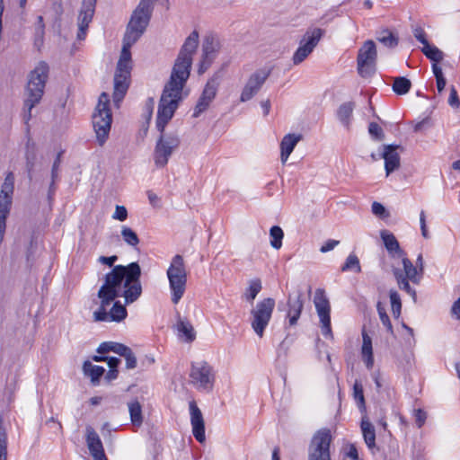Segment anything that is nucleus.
<instances>
[{
    "label": "nucleus",
    "instance_id": "obj_32",
    "mask_svg": "<svg viewBox=\"0 0 460 460\" xmlns=\"http://www.w3.org/2000/svg\"><path fill=\"white\" fill-rule=\"evenodd\" d=\"M60 165V154L57 155L56 160L54 161V164L52 165L51 170V179L49 182V190H48V199L50 202L53 199L54 193L56 191V186L55 181L58 178V168Z\"/></svg>",
    "mask_w": 460,
    "mask_h": 460
},
{
    "label": "nucleus",
    "instance_id": "obj_12",
    "mask_svg": "<svg viewBox=\"0 0 460 460\" xmlns=\"http://www.w3.org/2000/svg\"><path fill=\"white\" fill-rule=\"evenodd\" d=\"M376 48L373 40H367L358 49L357 64L358 72L362 77L371 76L376 70Z\"/></svg>",
    "mask_w": 460,
    "mask_h": 460
},
{
    "label": "nucleus",
    "instance_id": "obj_20",
    "mask_svg": "<svg viewBox=\"0 0 460 460\" xmlns=\"http://www.w3.org/2000/svg\"><path fill=\"white\" fill-rule=\"evenodd\" d=\"M302 139L300 134H287L280 142V159L284 164L288 161L289 155L293 152L297 143Z\"/></svg>",
    "mask_w": 460,
    "mask_h": 460
},
{
    "label": "nucleus",
    "instance_id": "obj_15",
    "mask_svg": "<svg viewBox=\"0 0 460 460\" xmlns=\"http://www.w3.org/2000/svg\"><path fill=\"white\" fill-rule=\"evenodd\" d=\"M271 70L270 67H262L250 75L240 95V101L242 102L252 100L260 92L262 85L270 75Z\"/></svg>",
    "mask_w": 460,
    "mask_h": 460
},
{
    "label": "nucleus",
    "instance_id": "obj_46",
    "mask_svg": "<svg viewBox=\"0 0 460 460\" xmlns=\"http://www.w3.org/2000/svg\"><path fill=\"white\" fill-rule=\"evenodd\" d=\"M368 132L372 137L377 139H381L384 136L382 128L376 122H371L369 124Z\"/></svg>",
    "mask_w": 460,
    "mask_h": 460
},
{
    "label": "nucleus",
    "instance_id": "obj_63",
    "mask_svg": "<svg viewBox=\"0 0 460 460\" xmlns=\"http://www.w3.org/2000/svg\"><path fill=\"white\" fill-rule=\"evenodd\" d=\"M147 197H148V199H149V202L153 205V206H155L156 203L158 202L159 199L157 197V195L152 191H148L147 192Z\"/></svg>",
    "mask_w": 460,
    "mask_h": 460
},
{
    "label": "nucleus",
    "instance_id": "obj_61",
    "mask_svg": "<svg viewBox=\"0 0 460 460\" xmlns=\"http://www.w3.org/2000/svg\"><path fill=\"white\" fill-rule=\"evenodd\" d=\"M118 369H111L110 368V370L107 372L106 376H105V378L108 380V381H111V380H114L118 377Z\"/></svg>",
    "mask_w": 460,
    "mask_h": 460
},
{
    "label": "nucleus",
    "instance_id": "obj_26",
    "mask_svg": "<svg viewBox=\"0 0 460 460\" xmlns=\"http://www.w3.org/2000/svg\"><path fill=\"white\" fill-rule=\"evenodd\" d=\"M362 435L365 440L366 445L369 449H374L376 447V430L373 424L368 420L367 418H362L360 424Z\"/></svg>",
    "mask_w": 460,
    "mask_h": 460
},
{
    "label": "nucleus",
    "instance_id": "obj_43",
    "mask_svg": "<svg viewBox=\"0 0 460 460\" xmlns=\"http://www.w3.org/2000/svg\"><path fill=\"white\" fill-rule=\"evenodd\" d=\"M376 308H377V312H378L381 323L386 328L387 332H389L390 333L393 334V332H394L393 325L391 323L389 316L387 315V314L385 312V309L384 308V306H382V305L380 303L377 304Z\"/></svg>",
    "mask_w": 460,
    "mask_h": 460
},
{
    "label": "nucleus",
    "instance_id": "obj_39",
    "mask_svg": "<svg viewBox=\"0 0 460 460\" xmlns=\"http://www.w3.org/2000/svg\"><path fill=\"white\" fill-rule=\"evenodd\" d=\"M349 270H353L357 273L361 271L359 260L353 253L349 254L347 257L345 263L341 267V271H349Z\"/></svg>",
    "mask_w": 460,
    "mask_h": 460
},
{
    "label": "nucleus",
    "instance_id": "obj_52",
    "mask_svg": "<svg viewBox=\"0 0 460 460\" xmlns=\"http://www.w3.org/2000/svg\"><path fill=\"white\" fill-rule=\"evenodd\" d=\"M372 213L377 217H384L385 216L386 210L381 203L375 201L372 204Z\"/></svg>",
    "mask_w": 460,
    "mask_h": 460
},
{
    "label": "nucleus",
    "instance_id": "obj_62",
    "mask_svg": "<svg viewBox=\"0 0 460 460\" xmlns=\"http://www.w3.org/2000/svg\"><path fill=\"white\" fill-rule=\"evenodd\" d=\"M436 82H437L438 92L442 93V91L445 89V86H446V83H447L446 78L445 77L437 78Z\"/></svg>",
    "mask_w": 460,
    "mask_h": 460
},
{
    "label": "nucleus",
    "instance_id": "obj_24",
    "mask_svg": "<svg viewBox=\"0 0 460 460\" xmlns=\"http://www.w3.org/2000/svg\"><path fill=\"white\" fill-rule=\"evenodd\" d=\"M178 336L186 342H192L196 339V332L192 324L184 319L179 318L176 323Z\"/></svg>",
    "mask_w": 460,
    "mask_h": 460
},
{
    "label": "nucleus",
    "instance_id": "obj_13",
    "mask_svg": "<svg viewBox=\"0 0 460 460\" xmlns=\"http://www.w3.org/2000/svg\"><path fill=\"white\" fill-rule=\"evenodd\" d=\"M314 304L320 320L322 333L326 338H332L331 327V305L323 289L315 290Z\"/></svg>",
    "mask_w": 460,
    "mask_h": 460
},
{
    "label": "nucleus",
    "instance_id": "obj_27",
    "mask_svg": "<svg viewBox=\"0 0 460 460\" xmlns=\"http://www.w3.org/2000/svg\"><path fill=\"white\" fill-rule=\"evenodd\" d=\"M354 107V102H348L342 103L337 110L338 119L347 128H349Z\"/></svg>",
    "mask_w": 460,
    "mask_h": 460
},
{
    "label": "nucleus",
    "instance_id": "obj_58",
    "mask_svg": "<svg viewBox=\"0 0 460 460\" xmlns=\"http://www.w3.org/2000/svg\"><path fill=\"white\" fill-rule=\"evenodd\" d=\"M106 361L110 368L117 369L118 366L120 363L119 358L115 357H107Z\"/></svg>",
    "mask_w": 460,
    "mask_h": 460
},
{
    "label": "nucleus",
    "instance_id": "obj_3",
    "mask_svg": "<svg viewBox=\"0 0 460 460\" xmlns=\"http://www.w3.org/2000/svg\"><path fill=\"white\" fill-rule=\"evenodd\" d=\"M157 0H141L133 12L123 38V45L114 75L113 101L117 105L125 96L132 68L131 47L145 32L151 17L153 5Z\"/></svg>",
    "mask_w": 460,
    "mask_h": 460
},
{
    "label": "nucleus",
    "instance_id": "obj_34",
    "mask_svg": "<svg viewBox=\"0 0 460 460\" xmlns=\"http://www.w3.org/2000/svg\"><path fill=\"white\" fill-rule=\"evenodd\" d=\"M411 86V83L406 77H395L393 84V90L399 95L406 94Z\"/></svg>",
    "mask_w": 460,
    "mask_h": 460
},
{
    "label": "nucleus",
    "instance_id": "obj_28",
    "mask_svg": "<svg viewBox=\"0 0 460 460\" xmlns=\"http://www.w3.org/2000/svg\"><path fill=\"white\" fill-rule=\"evenodd\" d=\"M83 370L84 375L91 378V382L93 385L99 384L100 377L105 372V369L102 367L93 365L90 361H85L84 363Z\"/></svg>",
    "mask_w": 460,
    "mask_h": 460
},
{
    "label": "nucleus",
    "instance_id": "obj_37",
    "mask_svg": "<svg viewBox=\"0 0 460 460\" xmlns=\"http://www.w3.org/2000/svg\"><path fill=\"white\" fill-rule=\"evenodd\" d=\"M377 40L388 48H394L398 44V38L388 30L380 31Z\"/></svg>",
    "mask_w": 460,
    "mask_h": 460
},
{
    "label": "nucleus",
    "instance_id": "obj_35",
    "mask_svg": "<svg viewBox=\"0 0 460 460\" xmlns=\"http://www.w3.org/2000/svg\"><path fill=\"white\" fill-rule=\"evenodd\" d=\"M121 236L123 241L131 247H137L139 243L137 233L127 226L121 227Z\"/></svg>",
    "mask_w": 460,
    "mask_h": 460
},
{
    "label": "nucleus",
    "instance_id": "obj_54",
    "mask_svg": "<svg viewBox=\"0 0 460 460\" xmlns=\"http://www.w3.org/2000/svg\"><path fill=\"white\" fill-rule=\"evenodd\" d=\"M339 241L336 240H328L322 247L320 248V252L323 253L328 252L333 250L338 244Z\"/></svg>",
    "mask_w": 460,
    "mask_h": 460
},
{
    "label": "nucleus",
    "instance_id": "obj_22",
    "mask_svg": "<svg viewBox=\"0 0 460 460\" xmlns=\"http://www.w3.org/2000/svg\"><path fill=\"white\" fill-rule=\"evenodd\" d=\"M304 307L302 294L299 293L295 298L288 300V318L290 326L296 324Z\"/></svg>",
    "mask_w": 460,
    "mask_h": 460
},
{
    "label": "nucleus",
    "instance_id": "obj_7",
    "mask_svg": "<svg viewBox=\"0 0 460 460\" xmlns=\"http://www.w3.org/2000/svg\"><path fill=\"white\" fill-rule=\"evenodd\" d=\"M275 308V300L271 297L259 301L251 310V326L254 332L262 338Z\"/></svg>",
    "mask_w": 460,
    "mask_h": 460
},
{
    "label": "nucleus",
    "instance_id": "obj_17",
    "mask_svg": "<svg viewBox=\"0 0 460 460\" xmlns=\"http://www.w3.org/2000/svg\"><path fill=\"white\" fill-rule=\"evenodd\" d=\"M189 408L193 436L199 443H204L206 435L202 412L193 401L190 402Z\"/></svg>",
    "mask_w": 460,
    "mask_h": 460
},
{
    "label": "nucleus",
    "instance_id": "obj_55",
    "mask_svg": "<svg viewBox=\"0 0 460 460\" xmlns=\"http://www.w3.org/2000/svg\"><path fill=\"white\" fill-rule=\"evenodd\" d=\"M212 62H213V60H211L209 58H205V57L202 56V58H201L199 66L198 73L199 75L205 73L208 70V68L210 66Z\"/></svg>",
    "mask_w": 460,
    "mask_h": 460
},
{
    "label": "nucleus",
    "instance_id": "obj_41",
    "mask_svg": "<svg viewBox=\"0 0 460 460\" xmlns=\"http://www.w3.org/2000/svg\"><path fill=\"white\" fill-rule=\"evenodd\" d=\"M0 460H7V435L2 423H0Z\"/></svg>",
    "mask_w": 460,
    "mask_h": 460
},
{
    "label": "nucleus",
    "instance_id": "obj_29",
    "mask_svg": "<svg viewBox=\"0 0 460 460\" xmlns=\"http://www.w3.org/2000/svg\"><path fill=\"white\" fill-rule=\"evenodd\" d=\"M44 34H45V24L43 22L42 16H38L37 21L34 24V40L33 44L34 47L40 50L41 47L44 43Z\"/></svg>",
    "mask_w": 460,
    "mask_h": 460
},
{
    "label": "nucleus",
    "instance_id": "obj_18",
    "mask_svg": "<svg viewBox=\"0 0 460 460\" xmlns=\"http://www.w3.org/2000/svg\"><path fill=\"white\" fill-rule=\"evenodd\" d=\"M400 146L397 145H385L381 156L385 160V169L386 176L399 169L400 167V155L397 149Z\"/></svg>",
    "mask_w": 460,
    "mask_h": 460
},
{
    "label": "nucleus",
    "instance_id": "obj_1",
    "mask_svg": "<svg viewBox=\"0 0 460 460\" xmlns=\"http://www.w3.org/2000/svg\"><path fill=\"white\" fill-rule=\"evenodd\" d=\"M141 268L137 262L117 265L104 277L98 290L100 305L93 312L95 322L119 323L128 312L127 305L136 302L142 294Z\"/></svg>",
    "mask_w": 460,
    "mask_h": 460
},
{
    "label": "nucleus",
    "instance_id": "obj_31",
    "mask_svg": "<svg viewBox=\"0 0 460 460\" xmlns=\"http://www.w3.org/2000/svg\"><path fill=\"white\" fill-rule=\"evenodd\" d=\"M128 406L131 423L134 426L140 427L143 423L142 407L140 403L137 401H133L130 402Z\"/></svg>",
    "mask_w": 460,
    "mask_h": 460
},
{
    "label": "nucleus",
    "instance_id": "obj_48",
    "mask_svg": "<svg viewBox=\"0 0 460 460\" xmlns=\"http://www.w3.org/2000/svg\"><path fill=\"white\" fill-rule=\"evenodd\" d=\"M420 230H421V235L425 239H429L430 237V235H429V233L428 227H427L426 215H425L424 210H421L420 213Z\"/></svg>",
    "mask_w": 460,
    "mask_h": 460
},
{
    "label": "nucleus",
    "instance_id": "obj_53",
    "mask_svg": "<svg viewBox=\"0 0 460 460\" xmlns=\"http://www.w3.org/2000/svg\"><path fill=\"white\" fill-rule=\"evenodd\" d=\"M115 342L113 341H105V342H102L100 344L98 349H97V352L98 353H107V352H110V351H112L113 352V346H114Z\"/></svg>",
    "mask_w": 460,
    "mask_h": 460
},
{
    "label": "nucleus",
    "instance_id": "obj_30",
    "mask_svg": "<svg viewBox=\"0 0 460 460\" xmlns=\"http://www.w3.org/2000/svg\"><path fill=\"white\" fill-rule=\"evenodd\" d=\"M262 288L261 281L259 279H253L249 281L248 288L243 293V298L250 303H252Z\"/></svg>",
    "mask_w": 460,
    "mask_h": 460
},
{
    "label": "nucleus",
    "instance_id": "obj_36",
    "mask_svg": "<svg viewBox=\"0 0 460 460\" xmlns=\"http://www.w3.org/2000/svg\"><path fill=\"white\" fill-rule=\"evenodd\" d=\"M218 79L217 77L214 76L207 82L201 94L204 95L205 99L207 98L212 102L216 97Z\"/></svg>",
    "mask_w": 460,
    "mask_h": 460
},
{
    "label": "nucleus",
    "instance_id": "obj_16",
    "mask_svg": "<svg viewBox=\"0 0 460 460\" xmlns=\"http://www.w3.org/2000/svg\"><path fill=\"white\" fill-rule=\"evenodd\" d=\"M97 0H83L78 14L77 40H84L90 22L93 20Z\"/></svg>",
    "mask_w": 460,
    "mask_h": 460
},
{
    "label": "nucleus",
    "instance_id": "obj_59",
    "mask_svg": "<svg viewBox=\"0 0 460 460\" xmlns=\"http://www.w3.org/2000/svg\"><path fill=\"white\" fill-rule=\"evenodd\" d=\"M347 456L353 459L358 460V450L354 445H350L348 452L346 453Z\"/></svg>",
    "mask_w": 460,
    "mask_h": 460
},
{
    "label": "nucleus",
    "instance_id": "obj_5",
    "mask_svg": "<svg viewBox=\"0 0 460 460\" xmlns=\"http://www.w3.org/2000/svg\"><path fill=\"white\" fill-rule=\"evenodd\" d=\"M109 106L110 97L106 93H102L93 114V127L101 146L107 141L111 127L112 115Z\"/></svg>",
    "mask_w": 460,
    "mask_h": 460
},
{
    "label": "nucleus",
    "instance_id": "obj_51",
    "mask_svg": "<svg viewBox=\"0 0 460 460\" xmlns=\"http://www.w3.org/2000/svg\"><path fill=\"white\" fill-rule=\"evenodd\" d=\"M414 417L416 424L419 428L422 427L427 419V414L421 409H417L414 411Z\"/></svg>",
    "mask_w": 460,
    "mask_h": 460
},
{
    "label": "nucleus",
    "instance_id": "obj_25",
    "mask_svg": "<svg viewBox=\"0 0 460 460\" xmlns=\"http://www.w3.org/2000/svg\"><path fill=\"white\" fill-rule=\"evenodd\" d=\"M220 49V42L214 36H207L202 45V56L214 60Z\"/></svg>",
    "mask_w": 460,
    "mask_h": 460
},
{
    "label": "nucleus",
    "instance_id": "obj_23",
    "mask_svg": "<svg viewBox=\"0 0 460 460\" xmlns=\"http://www.w3.org/2000/svg\"><path fill=\"white\" fill-rule=\"evenodd\" d=\"M362 347H361V355L366 367L368 369H371L374 365V357H373V348H372V340L366 332L365 329L362 330Z\"/></svg>",
    "mask_w": 460,
    "mask_h": 460
},
{
    "label": "nucleus",
    "instance_id": "obj_4",
    "mask_svg": "<svg viewBox=\"0 0 460 460\" xmlns=\"http://www.w3.org/2000/svg\"><path fill=\"white\" fill-rule=\"evenodd\" d=\"M172 304L177 305L182 298L187 285V270L183 257L176 254L172 258L166 271Z\"/></svg>",
    "mask_w": 460,
    "mask_h": 460
},
{
    "label": "nucleus",
    "instance_id": "obj_11",
    "mask_svg": "<svg viewBox=\"0 0 460 460\" xmlns=\"http://www.w3.org/2000/svg\"><path fill=\"white\" fill-rule=\"evenodd\" d=\"M331 442L332 435L329 429L318 430L311 439L308 448V460H331Z\"/></svg>",
    "mask_w": 460,
    "mask_h": 460
},
{
    "label": "nucleus",
    "instance_id": "obj_40",
    "mask_svg": "<svg viewBox=\"0 0 460 460\" xmlns=\"http://www.w3.org/2000/svg\"><path fill=\"white\" fill-rule=\"evenodd\" d=\"M392 313L395 318H398L401 314L402 303L400 295L395 290H390L389 293Z\"/></svg>",
    "mask_w": 460,
    "mask_h": 460
},
{
    "label": "nucleus",
    "instance_id": "obj_57",
    "mask_svg": "<svg viewBox=\"0 0 460 460\" xmlns=\"http://www.w3.org/2000/svg\"><path fill=\"white\" fill-rule=\"evenodd\" d=\"M117 260H118V257L116 255H112L110 257L100 256L98 258L99 262H101L102 264L108 265L110 267L113 266V264L117 261Z\"/></svg>",
    "mask_w": 460,
    "mask_h": 460
},
{
    "label": "nucleus",
    "instance_id": "obj_21",
    "mask_svg": "<svg viewBox=\"0 0 460 460\" xmlns=\"http://www.w3.org/2000/svg\"><path fill=\"white\" fill-rule=\"evenodd\" d=\"M380 236L387 252L392 257L400 258L404 255V252L401 249L400 244L394 234L387 230H383L380 233Z\"/></svg>",
    "mask_w": 460,
    "mask_h": 460
},
{
    "label": "nucleus",
    "instance_id": "obj_60",
    "mask_svg": "<svg viewBox=\"0 0 460 460\" xmlns=\"http://www.w3.org/2000/svg\"><path fill=\"white\" fill-rule=\"evenodd\" d=\"M432 71H433V74H434L436 79L444 77L442 68L437 63H434L432 65Z\"/></svg>",
    "mask_w": 460,
    "mask_h": 460
},
{
    "label": "nucleus",
    "instance_id": "obj_14",
    "mask_svg": "<svg viewBox=\"0 0 460 460\" xmlns=\"http://www.w3.org/2000/svg\"><path fill=\"white\" fill-rule=\"evenodd\" d=\"M323 34V31L320 28L309 30L305 33L293 55L292 61L294 65H299L313 52Z\"/></svg>",
    "mask_w": 460,
    "mask_h": 460
},
{
    "label": "nucleus",
    "instance_id": "obj_42",
    "mask_svg": "<svg viewBox=\"0 0 460 460\" xmlns=\"http://www.w3.org/2000/svg\"><path fill=\"white\" fill-rule=\"evenodd\" d=\"M353 396L359 407L365 406V398L363 394V386L358 380H356L353 385Z\"/></svg>",
    "mask_w": 460,
    "mask_h": 460
},
{
    "label": "nucleus",
    "instance_id": "obj_6",
    "mask_svg": "<svg viewBox=\"0 0 460 460\" xmlns=\"http://www.w3.org/2000/svg\"><path fill=\"white\" fill-rule=\"evenodd\" d=\"M180 143L181 140L178 134L161 132L153 155L155 166L158 168L164 167L173 152L180 146Z\"/></svg>",
    "mask_w": 460,
    "mask_h": 460
},
{
    "label": "nucleus",
    "instance_id": "obj_10",
    "mask_svg": "<svg viewBox=\"0 0 460 460\" xmlns=\"http://www.w3.org/2000/svg\"><path fill=\"white\" fill-rule=\"evenodd\" d=\"M402 259L403 270L394 268L393 273L397 281L398 287L411 295L414 299L416 297V291L411 288L409 281L414 284H419L421 279V273L418 270L417 267L405 256L400 257Z\"/></svg>",
    "mask_w": 460,
    "mask_h": 460
},
{
    "label": "nucleus",
    "instance_id": "obj_2",
    "mask_svg": "<svg viewBox=\"0 0 460 460\" xmlns=\"http://www.w3.org/2000/svg\"><path fill=\"white\" fill-rule=\"evenodd\" d=\"M199 32L193 31L185 40L174 61L169 81L164 85L157 111L156 128L160 132L172 118L183 98V88L190 77L193 55L199 45Z\"/></svg>",
    "mask_w": 460,
    "mask_h": 460
},
{
    "label": "nucleus",
    "instance_id": "obj_8",
    "mask_svg": "<svg viewBox=\"0 0 460 460\" xmlns=\"http://www.w3.org/2000/svg\"><path fill=\"white\" fill-rule=\"evenodd\" d=\"M189 377L190 384L199 391L209 393L214 387L215 375L206 361L191 363Z\"/></svg>",
    "mask_w": 460,
    "mask_h": 460
},
{
    "label": "nucleus",
    "instance_id": "obj_9",
    "mask_svg": "<svg viewBox=\"0 0 460 460\" xmlns=\"http://www.w3.org/2000/svg\"><path fill=\"white\" fill-rule=\"evenodd\" d=\"M49 76V66L39 61L31 70V110L41 101Z\"/></svg>",
    "mask_w": 460,
    "mask_h": 460
},
{
    "label": "nucleus",
    "instance_id": "obj_33",
    "mask_svg": "<svg viewBox=\"0 0 460 460\" xmlns=\"http://www.w3.org/2000/svg\"><path fill=\"white\" fill-rule=\"evenodd\" d=\"M422 53L431 61L438 63L443 59V52L434 45L429 43L423 46L421 49Z\"/></svg>",
    "mask_w": 460,
    "mask_h": 460
},
{
    "label": "nucleus",
    "instance_id": "obj_19",
    "mask_svg": "<svg viewBox=\"0 0 460 460\" xmlns=\"http://www.w3.org/2000/svg\"><path fill=\"white\" fill-rule=\"evenodd\" d=\"M86 444L94 460H107L102 443L93 428H86Z\"/></svg>",
    "mask_w": 460,
    "mask_h": 460
},
{
    "label": "nucleus",
    "instance_id": "obj_49",
    "mask_svg": "<svg viewBox=\"0 0 460 460\" xmlns=\"http://www.w3.org/2000/svg\"><path fill=\"white\" fill-rule=\"evenodd\" d=\"M124 358L126 359V367L128 369H133L137 367V358L131 349L125 354Z\"/></svg>",
    "mask_w": 460,
    "mask_h": 460
},
{
    "label": "nucleus",
    "instance_id": "obj_64",
    "mask_svg": "<svg viewBox=\"0 0 460 460\" xmlns=\"http://www.w3.org/2000/svg\"><path fill=\"white\" fill-rule=\"evenodd\" d=\"M375 384L376 385V388L379 389L382 387V378L379 373H375L373 376Z\"/></svg>",
    "mask_w": 460,
    "mask_h": 460
},
{
    "label": "nucleus",
    "instance_id": "obj_44",
    "mask_svg": "<svg viewBox=\"0 0 460 460\" xmlns=\"http://www.w3.org/2000/svg\"><path fill=\"white\" fill-rule=\"evenodd\" d=\"M212 102L208 99H205L204 95H200L193 111V117H199L202 112H204L210 105Z\"/></svg>",
    "mask_w": 460,
    "mask_h": 460
},
{
    "label": "nucleus",
    "instance_id": "obj_45",
    "mask_svg": "<svg viewBox=\"0 0 460 460\" xmlns=\"http://www.w3.org/2000/svg\"><path fill=\"white\" fill-rule=\"evenodd\" d=\"M112 218L120 222L125 221L128 218V210L124 206L117 205L115 211L112 214Z\"/></svg>",
    "mask_w": 460,
    "mask_h": 460
},
{
    "label": "nucleus",
    "instance_id": "obj_38",
    "mask_svg": "<svg viewBox=\"0 0 460 460\" xmlns=\"http://www.w3.org/2000/svg\"><path fill=\"white\" fill-rule=\"evenodd\" d=\"M270 245L274 249H279L282 246V239L284 237L283 230L278 226H274L270 230Z\"/></svg>",
    "mask_w": 460,
    "mask_h": 460
},
{
    "label": "nucleus",
    "instance_id": "obj_56",
    "mask_svg": "<svg viewBox=\"0 0 460 460\" xmlns=\"http://www.w3.org/2000/svg\"><path fill=\"white\" fill-rule=\"evenodd\" d=\"M130 349H131L130 348H128L121 343L115 342V344L113 346V352H115L116 354H118L121 357H124L125 354Z\"/></svg>",
    "mask_w": 460,
    "mask_h": 460
},
{
    "label": "nucleus",
    "instance_id": "obj_50",
    "mask_svg": "<svg viewBox=\"0 0 460 460\" xmlns=\"http://www.w3.org/2000/svg\"><path fill=\"white\" fill-rule=\"evenodd\" d=\"M448 104L451 107L457 108L460 105V102L458 99L457 92L454 86L450 87V94L448 97Z\"/></svg>",
    "mask_w": 460,
    "mask_h": 460
},
{
    "label": "nucleus",
    "instance_id": "obj_47",
    "mask_svg": "<svg viewBox=\"0 0 460 460\" xmlns=\"http://www.w3.org/2000/svg\"><path fill=\"white\" fill-rule=\"evenodd\" d=\"M413 35L423 46L429 44L427 34L421 27H415L413 29Z\"/></svg>",
    "mask_w": 460,
    "mask_h": 460
}]
</instances>
